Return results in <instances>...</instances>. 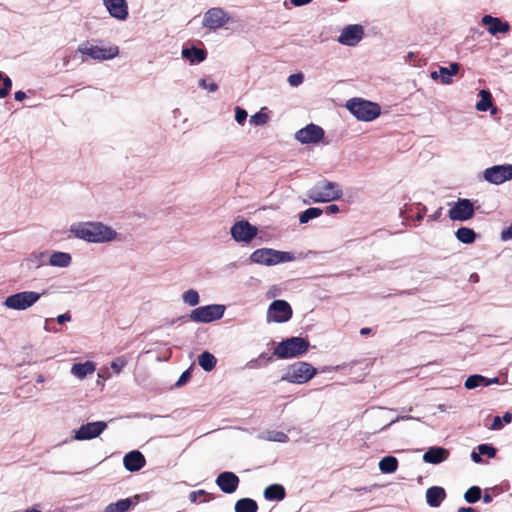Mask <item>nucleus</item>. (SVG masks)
<instances>
[{
  "label": "nucleus",
  "instance_id": "nucleus-1",
  "mask_svg": "<svg viewBox=\"0 0 512 512\" xmlns=\"http://www.w3.org/2000/svg\"><path fill=\"white\" fill-rule=\"evenodd\" d=\"M69 232L77 239L88 243L103 244L121 240V234L100 221H87L73 223Z\"/></svg>",
  "mask_w": 512,
  "mask_h": 512
},
{
  "label": "nucleus",
  "instance_id": "nucleus-2",
  "mask_svg": "<svg viewBox=\"0 0 512 512\" xmlns=\"http://www.w3.org/2000/svg\"><path fill=\"white\" fill-rule=\"evenodd\" d=\"M296 259L293 253L287 251H279L272 248H259L253 251L249 257L252 263L275 266L281 263L292 262Z\"/></svg>",
  "mask_w": 512,
  "mask_h": 512
},
{
  "label": "nucleus",
  "instance_id": "nucleus-3",
  "mask_svg": "<svg viewBox=\"0 0 512 512\" xmlns=\"http://www.w3.org/2000/svg\"><path fill=\"white\" fill-rule=\"evenodd\" d=\"M342 194L343 191L339 184L323 180L310 188L307 196L315 203H326L340 199Z\"/></svg>",
  "mask_w": 512,
  "mask_h": 512
},
{
  "label": "nucleus",
  "instance_id": "nucleus-4",
  "mask_svg": "<svg viewBox=\"0 0 512 512\" xmlns=\"http://www.w3.org/2000/svg\"><path fill=\"white\" fill-rule=\"evenodd\" d=\"M346 108L358 120L365 122L373 121L381 113V108L377 103L361 98H352L348 100L346 102Z\"/></svg>",
  "mask_w": 512,
  "mask_h": 512
},
{
  "label": "nucleus",
  "instance_id": "nucleus-5",
  "mask_svg": "<svg viewBox=\"0 0 512 512\" xmlns=\"http://www.w3.org/2000/svg\"><path fill=\"white\" fill-rule=\"evenodd\" d=\"M317 373L310 363L298 361L289 365L281 377L282 381L293 384H304L311 380Z\"/></svg>",
  "mask_w": 512,
  "mask_h": 512
},
{
  "label": "nucleus",
  "instance_id": "nucleus-6",
  "mask_svg": "<svg viewBox=\"0 0 512 512\" xmlns=\"http://www.w3.org/2000/svg\"><path fill=\"white\" fill-rule=\"evenodd\" d=\"M77 51L83 56H87L96 61L112 60L117 57L120 52L119 47L115 44L102 47L90 41L82 42L78 46Z\"/></svg>",
  "mask_w": 512,
  "mask_h": 512
},
{
  "label": "nucleus",
  "instance_id": "nucleus-7",
  "mask_svg": "<svg viewBox=\"0 0 512 512\" xmlns=\"http://www.w3.org/2000/svg\"><path fill=\"white\" fill-rule=\"evenodd\" d=\"M309 348V342L302 337H291L281 341L274 349V355L279 359L294 358L303 355Z\"/></svg>",
  "mask_w": 512,
  "mask_h": 512
},
{
  "label": "nucleus",
  "instance_id": "nucleus-8",
  "mask_svg": "<svg viewBox=\"0 0 512 512\" xmlns=\"http://www.w3.org/2000/svg\"><path fill=\"white\" fill-rule=\"evenodd\" d=\"M41 298L36 291H21L5 298L3 306L7 309L24 311L35 305Z\"/></svg>",
  "mask_w": 512,
  "mask_h": 512
},
{
  "label": "nucleus",
  "instance_id": "nucleus-9",
  "mask_svg": "<svg viewBox=\"0 0 512 512\" xmlns=\"http://www.w3.org/2000/svg\"><path fill=\"white\" fill-rule=\"evenodd\" d=\"M225 311L226 306L224 304H209L196 307L191 311L189 317L195 323H210L221 319Z\"/></svg>",
  "mask_w": 512,
  "mask_h": 512
},
{
  "label": "nucleus",
  "instance_id": "nucleus-10",
  "mask_svg": "<svg viewBox=\"0 0 512 512\" xmlns=\"http://www.w3.org/2000/svg\"><path fill=\"white\" fill-rule=\"evenodd\" d=\"M230 21L229 14L221 7L208 9L202 19V26L210 31L223 28Z\"/></svg>",
  "mask_w": 512,
  "mask_h": 512
},
{
  "label": "nucleus",
  "instance_id": "nucleus-11",
  "mask_svg": "<svg viewBox=\"0 0 512 512\" xmlns=\"http://www.w3.org/2000/svg\"><path fill=\"white\" fill-rule=\"evenodd\" d=\"M482 178L493 185H501L506 181H510L512 180V164L488 167L482 172Z\"/></svg>",
  "mask_w": 512,
  "mask_h": 512
},
{
  "label": "nucleus",
  "instance_id": "nucleus-12",
  "mask_svg": "<svg viewBox=\"0 0 512 512\" xmlns=\"http://www.w3.org/2000/svg\"><path fill=\"white\" fill-rule=\"evenodd\" d=\"M292 308L285 300H274L267 310V322L284 323L291 319Z\"/></svg>",
  "mask_w": 512,
  "mask_h": 512
},
{
  "label": "nucleus",
  "instance_id": "nucleus-13",
  "mask_svg": "<svg viewBox=\"0 0 512 512\" xmlns=\"http://www.w3.org/2000/svg\"><path fill=\"white\" fill-rule=\"evenodd\" d=\"M364 27L360 24H349L345 26L337 38L338 43L348 47H355L364 37Z\"/></svg>",
  "mask_w": 512,
  "mask_h": 512
},
{
  "label": "nucleus",
  "instance_id": "nucleus-14",
  "mask_svg": "<svg viewBox=\"0 0 512 512\" xmlns=\"http://www.w3.org/2000/svg\"><path fill=\"white\" fill-rule=\"evenodd\" d=\"M474 204L469 199H458L449 209L448 216L453 221H467L474 216Z\"/></svg>",
  "mask_w": 512,
  "mask_h": 512
},
{
  "label": "nucleus",
  "instance_id": "nucleus-15",
  "mask_svg": "<svg viewBox=\"0 0 512 512\" xmlns=\"http://www.w3.org/2000/svg\"><path fill=\"white\" fill-rule=\"evenodd\" d=\"M106 428L107 423L104 421L89 422L74 431L73 439L77 441L92 440L102 434Z\"/></svg>",
  "mask_w": 512,
  "mask_h": 512
},
{
  "label": "nucleus",
  "instance_id": "nucleus-16",
  "mask_svg": "<svg viewBox=\"0 0 512 512\" xmlns=\"http://www.w3.org/2000/svg\"><path fill=\"white\" fill-rule=\"evenodd\" d=\"M230 233L236 242L249 243L256 237L258 229L247 221H238L231 227Z\"/></svg>",
  "mask_w": 512,
  "mask_h": 512
},
{
  "label": "nucleus",
  "instance_id": "nucleus-17",
  "mask_svg": "<svg viewBox=\"0 0 512 512\" xmlns=\"http://www.w3.org/2000/svg\"><path fill=\"white\" fill-rule=\"evenodd\" d=\"M324 134V130L320 126L311 123L298 130L295 138L302 144H317L323 139Z\"/></svg>",
  "mask_w": 512,
  "mask_h": 512
},
{
  "label": "nucleus",
  "instance_id": "nucleus-18",
  "mask_svg": "<svg viewBox=\"0 0 512 512\" xmlns=\"http://www.w3.org/2000/svg\"><path fill=\"white\" fill-rule=\"evenodd\" d=\"M109 15L118 20L125 21L129 16V8L126 0H102Z\"/></svg>",
  "mask_w": 512,
  "mask_h": 512
},
{
  "label": "nucleus",
  "instance_id": "nucleus-19",
  "mask_svg": "<svg viewBox=\"0 0 512 512\" xmlns=\"http://www.w3.org/2000/svg\"><path fill=\"white\" fill-rule=\"evenodd\" d=\"M215 482L222 492L232 494L237 490L240 480L233 472L225 471L217 476Z\"/></svg>",
  "mask_w": 512,
  "mask_h": 512
},
{
  "label": "nucleus",
  "instance_id": "nucleus-20",
  "mask_svg": "<svg viewBox=\"0 0 512 512\" xmlns=\"http://www.w3.org/2000/svg\"><path fill=\"white\" fill-rule=\"evenodd\" d=\"M481 24L487 27V32L491 36H496L500 33H507L510 30L508 22H504L500 18L493 17L491 15H484L481 19Z\"/></svg>",
  "mask_w": 512,
  "mask_h": 512
},
{
  "label": "nucleus",
  "instance_id": "nucleus-21",
  "mask_svg": "<svg viewBox=\"0 0 512 512\" xmlns=\"http://www.w3.org/2000/svg\"><path fill=\"white\" fill-rule=\"evenodd\" d=\"M146 464L145 457L137 450L127 453L123 458V465L126 470L136 472L142 469Z\"/></svg>",
  "mask_w": 512,
  "mask_h": 512
},
{
  "label": "nucleus",
  "instance_id": "nucleus-22",
  "mask_svg": "<svg viewBox=\"0 0 512 512\" xmlns=\"http://www.w3.org/2000/svg\"><path fill=\"white\" fill-rule=\"evenodd\" d=\"M449 457V451L444 447L433 446L423 454V461L429 464H440Z\"/></svg>",
  "mask_w": 512,
  "mask_h": 512
},
{
  "label": "nucleus",
  "instance_id": "nucleus-23",
  "mask_svg": "<svg viewBox=\"0 0 512 512\" xmlns=\"http://www.w3.org/2000/svg\"><path fill=\"white\" fill-rule=\"evenodd\" d=\"M72 264V255L64 251H50L48 265L55 268H68Z\"/></svg>",
  "mask_w": 512,
  "mask_h": 512
},
{
  "label": "nucleus",
  "instance_id": "nucleus-24",
  "mask_svg": "<svg viewBox=\"0 0 512 512\" xmlns=\"http://www.w3.org/2000/svg\"><path fill=\"white\" fill-rule=\"evenodd\" d=\"M96 370V364L93 361L87 360L81 363H74L71 366L70 373L77 379L83 380L88 375H91Z\"/></svg>",
  "mask_w": 512,
  "mask_h": 512
},
{
  "label": "nucleus",
  "instance_id": "nucleus-25",
  "mask_svg": "<svg viewBox=\"0 0 512 512\" xmlns=\"http://www.w3.org/2000/svg\"><path fill=\"white\" fill-rule=\"evenodd\" d=\"M181 56L189 61L191 65L199 64L206 59L207 53L204 49L195 46L184 47L181 51Z\"/></svg>",
  "mask_w": 512,
  "mask_h": 512
},
{
  "label": "nucleus",
  "instance_id": "nucleus-26",
  "mask_svg": "<svg viewBox=\"0 0 512 512\" xmlns=\"http://www.w3.org/2000/svg\"><path fill=\"white\" fill-rule=\"evenodd\" d=\"M445 490L440 486H433L426 491V501L430 507H438L445 499Z\"/></svg>",
  "mask_w": 512,
  "mask_h": 512
},
{
  "label": "nucleus",
  "instance_id": "nucleus-27",
  "mask_svg": "<svg viewBox=\"0 0 512 512\" xmlns=\"http://www.w3.org/2000/svg\"><path fill=\"white\" fill-rule=\"evenodd\" d=\"M257 438L264 441L287 443L289 437L286 433L279 430H265L257 435Z\"/></svg>",
  "mask_w": 512,
  "mask_h": 512
},
{
  "label": "nucleus",
  "instance_id": "nucleus-28",
  "mask_svg": "<svg viewBox=\"0 0 512 512\" xmlns=\"http://www.w3.org/2000/svg\"><path fill=\"white\" fill-rule=\"evenodd\" d=\"M458 63H451L448 67H440L439 68V76L440 81L444 85H449L453 82V76H455L459 71Z\"/></svg>",
  "mask_w": 512,
  "mask_h": 512
},
{
  "label": "nucleus",
  "instance_id": "nucleus-29",
  "mask_svg": "<svg viewBox=\"0 0 512 512\" xmlns=\"http://www.w3.org/2000/svg\"><path fill=\"white\" fill-rule=\"evenodd\" d=\"M481 100L476 103V109L480 112L491 110V114H495L497 109L493 107L491 93L487 90L479 92Z\"/></svg>",
  "mask_w": 512,
  "mask_h": 512
},
{
  "label": "nucleus",
  "instance_id": "nucleus-30",
  "mask_svg": "<svg viewBox=\"0 0 512 512\" xmlns=\"http://www.w3.org/2000/svg\"><path fill=\"white\" fill-rule=\"evenodd\" d=\"M264 497L267 500H283L285 497V489L280 484H272L265 488Z\"/></svg>",
  "mask_w": 512,
  "mask_h": 512
},
{
  "label": "nucleus",
  "instance_id": "nucleus-31",
  "mask_svg": "<svg viewBox=\"0 0 512 512\" xmlns=\"http://www.w3.org/2000/svg\"><path fill=\"white\" fill-rule=\"evenodd\" d=\"M198 363L204 371L210 372L215 368L217 360L212 353L205 351L198 356Z\"/></svg>",
  "mask_w": 512,
  "mask_h": 512
},
{
  "label": "nucleus",
  "instance_id": "nucleus-32",
  "mask_svg": "<svg viewBox=\"0 0 512 512\" xmlns=\"http://www.w3.org/2000/svg\"><path fill=\"white\" fill-rule=\"evenodd\" d=\"M379 470L385 474L394 473L398 468V460L394 456H385L379 461Z\"/></svg>",
  "mask_w": 512,
  "mask_h": 512
},
{
  "label": "nucleus",
  "instance_id": "nucleus-33",
  "mask_svg": "<svg viewBox=\"0 0 512 512\" xmlns=\"http://www.w3.org/2000/svg\"><path fill=\"white\" fill-rule=\"evenodd\" d=\"M235 512H256L257 503L251 498H242L235 503Z\"/></svg>",
  "mask_w": 512,
  "mask_h": 512
},
{
  "label": "nucleus",
  "instance_id": "nucleus-34",
  "mask_svg": "<svg viewBox=\"0 0 512 512\" xmlns=\"http://www.w3.org/2000/svg\"><path fill=\"white\" fill-rule=\"evenodd\" d=\"M455 237L464 244H471L476 239V233L471 228L461 227L455 232Z\"/></svg>",
  "mask_w": 512,
  "mask_h": 512
},
{
  "label": "nucleus",
  "instance_id": "nucleus-35",
  "mask_svg": "<svg viewBox=\"0 0 512 512\" xmlns=\"http://www.w3.org/2000/svg\"><path fill=\"white\" fill-rule=\"evenodd\" d=\"M270 120L269 114L267 112L266 107H262L257 113L253 114L249 122L251 125L254 126H264L266 125Z\"/></svg>",
  "mask_w": 512,
  "mask_h": 512
},
{
  "label": "nucleus",
  "instance_id": "nucleus-36",
  "mask_svg": "<svg viewBox=\"0 0 512 512\" xmlns=\"http://www.w3.org/2000/svg\"><path fill=\"white\" fill-rule=\"evenodd\" d=\"M182 302L190 307H195L200 302V295L195 289H188L181 295Z\"/></svg>",
  "mask_w": 512,
  "mask_h": 512
},
{
  "label": "nucleus",
  "instance_id": "nucleus-37",
  "mask_svg": "<svg viewBox=\"0 0 512 512\" xmlns=\"http://www.w3.org/2000/svg\"><path fill=\"white\" fill-rule=\"evenodd\" d=\"M132 504L129 498L121 499L115 503L107 505L103 512H126Z\"/></svg>",
  "mask_w": 512,
  "mask_h": 512
},
{
  "label": "nucleus",
  "instance_id": "nucleus-38",
  "mask_svg": "<svg viewBox=\"0 0 512 512\" xmlns=\"http://www.w3.org/2000/svg\"><path fill=\"white\" fill-rule=\"evenodd\" d=\"M322 213H323V210L320 208H317V207L308 208L300 214L299 221L302 224L307 223L310 220L321 216Z\"/></svg>",
  "mask_w": 512,
  "mask_h": 512
},
{
  "label": "nucleus",
  "instance_id": "nucleus-39",
  "mask_svg": "<svg viewBox=\"0 0 512 512\" xmlns=\"http://www.w3.org/2000/svg\"><path fill=\"white\" fill-rule=\"evenodd\" d=\"M12 87V80L9 76L0 71V99L9 95Z\"/></svg>",
  "mask_w": 512,
  "mask_h": 512
},
{
  "label": "nucleus",
  "instance_id": "nucleus-40",
  "mask_svg": "<svg viewBox=\"0 0 512 512\" xmlns=\"http://www.w3.org/2000/svg\"><path fill=\"white\" fill-rule=\"evenodd\" d=\"M46 255V252H32L27 257L26 261L27 263L35 268H40L44 265V257Z\"/></svg>",
  "mask_w": 512,
  "mask_h": 512
},
{
  "label": "nucleus",
  "instance_id": "nucleus-41",
  "mask_svg": "<svg viewBox=\"0 0 512 512\" xmlns=\"http://www.w3.org/2000/svg\"><path fill=\"white\" fill-rule=\"evenodd\" d=\"M484 381H485V377L482 376V375H479V374H474V375H471L469 376L465 383H464V386L466 389H475L479 386H484Z\"/></svg>",
  "mask_w": 512,
  "mask_h": 512
},
{
  "label": "nucleus",
  "instance_id": "nucleus-42",
  "mask_svg": "<svg viewBox=\"0 0 512 512\" xmlns=\"http://www.w3.org/2000/svg\"><path fill=\"white\" fill-rule=\"evenodd\" d=\"M481 498V489L478 486L470 487L464 494V499L468 503H476Z\"/></svg>",
  "mask_w": 512,
  "mask_h": 512
},
{
  "label": "nucleus",
  "instance_id": "nucleus-43",
  "mask_svg": "<svg viewBox=\"0 0 512 512\" xmlns=\"http://www.w3.org/2000/svg\"><path fill=\"white\" fill-rule=\"evenodd\" d=\"M126 365H127V359L123 356H119V357H116L111 362V369L114 371V373L119 374Z\"/></svg>",
  "mask_w": 512,
  "mask_h": 512
},
{
  "label": "nucleus",
  "instance_id": "nucleus-44",
  "mask_svg": "<svg viewBox=\"0 0 512 512\" xmlns=\"http://www.w3.org/2000/svg\"><path fill=\"white\" fill-rule=\"evenodd\" d=\"M479 454L487 455L489 458H494L496 456V449L489 444H480L477 447Z\"/></svg>",
  "mask_w": 512,
  "mask_h": 512
},
{
  "label": "nucleus",
  "instance_id": "nucleus-45",
  "mask_svg": "<svg viewBox=\"0 0 512 512\" xmlns=\"http://www.w3.org/2000/svg\"><path fill=\"white\" fill-rule=\"evenodd\" d=\"M287 81H288L290 86L298 87V86H300L303 83L304 75L301 72L295 73V74H291V75L288 76Z\"/></svg>",
  "mask_w": 512,
  "mask_h": 512
},
{
  "label": "nucleus",
  "instance_id": "nucleus-46",
  "mask_svg": "<svg viewBox=\"0 0 512 512\" xmlns=\"http://www.w3.org/2000/svg\"><path fill=\"white\" fill-rule=\"evenodd\" d=\"M234 112H235V121L239 125H243L248 116L247 111L245 109L237 106V107H235Z\"/></svg>",
  "mask_w": 512,
  "mask_h": 512
},
{
  "label": "nucleus",
  "instance_id": "nucleus-47",
  "mask_svg": "<svg viewBox=\"0 0 512 512\" xmlns=\"http://www.w3.org/2000/svg\"><path fill=\"white\" fill-rule=\"evenodd\" d=\"M198 86L204 90H208L209 92H216L218 90V85L215 82L208 83L205 78L198 81Z\"/></svg>",
  "mask_w": 512,
  "mask_h": 512
},
{
  "label": "nucleus",
  "instance_id": "nucleus-48",
  "mask_svg": "<svg viewBox=\"0 0 512 512\" xmlns=\"http://www.w3.org/2000/svg\"><path fill=\"white\" fill-rule=\"evenodd\" d=\"M190 377H191L190 369H187L181 374V376L179 377V379L177 380L175 385L177 387H181L189 380Z\"/></svg>",
  "mask_w": 512,
  "mask_h": 512
},
{
  "label": "nucleus",
  "instance_id": "nucleus-49",
  "mask_svg": "<svg viewBox=\"0 0 512 512\" xmlns=\"http://www.w3.org/2000/svg\"><path fill=\"white\" fill-rule=\"evenodd\" d=\"M502 428H503V422H502L501 417L495 416L493 418L492 424L490 425L489 429L497 431V430H501Z\"/></svg>",
  "mask_w": 512,
  "mask_h": 512
},
{
  "label": "nucleus",
  "instance_id": "nucleus-50",
  "mask_svg": "<svg viewBox=\"0 0 512 512\" xmlns=\"http://www.w3.org/2000/svg\"><path fill=\"white\" fill-rule=\"evenodd\" d=\"M512 239V223L501 232V240L508 241Z\"/></svg>",
  "mask_w": 512,
  "mask_h": 512
},
{
  "label": "nucleus",
  "instance_id": "nucleus-51",
  "mask_svg": "<svg viewBox=\"0 0 512 512\" xmlns=\"http://www.w3.org/2000/svg\"><path fill=\"white\" fill-rule=\"evenodd\" d=\"M56 320L59 324H64L66 322L71 321V315L67 312L64 314H60L56 317Z\"/></svg>",
  "mask_w": 512,
  "mask_h": 512
},
{
  "label": "nucleus",
  "instance_id": "nucleus-52",
  "mask_svg": "<svg viewBox=\"0 0 512 512\" xmlns=\"http://www.w3.org/2000/svg\"><path fill=\"white\" fill-rule=\"evenodd\" d=\"M205 494H206V492L204 490L193 491L189 494V500L192 503H195V502H197V498L199 495H205Z\"/></svg>",
  "mask_w": 512,
  "mask_h": 512
},
{
  "label": "nucleus",
  "instance_id": "nucleus-53",
  "mask_svg": "<svg viewBox=\"0 0 512 512\" xmlns=\"http://www.w3.org/2000/svg\"><path fill=\"white\" fill-rule=\"evenodd\" d=\"M499 381L500 380H499L498 377H494V378H486L485 377L484 386H489V385H492V384H498Z\"/></svg>",
  "mask_w": 512,
  "mask_h": 512
},
{
  "label": "nucleus",
  "instance_id": "nucleus-54",
  "mask_svg": "<svg viewBox=\"0 0 512 512\" xmlns=\"http://www.w3.org/2000/svg\"><path fill=\"white\" fill-rule=\"evenodd\" d=\"M263 359H266V361H270V359H271V358H270V357H267V358H266V354H264V353H263V354H261L257 359L252 360V361L250 362V364H258V365H261V361H262Z\"/></svg>",
  "mask_w": 512,
  "mask_h": 512
},
{
  "label": "nucleus",
  "instance_id": "nucleus-55",
  "mask_svg": "<svg viewBox=\"0 0 512 512\" xmlns=\"http://www.w3.org/2000/svg\"><path fill=\"white\" fill-rule=\"evenodd\" d=\"M326 212L329 214H336L339 212V207L335 204H331L326 208Z\"/></svg>",
  "mask_w": 512,
  "mask_h": 512
},
{
  "label": "nucleus",
  "instance_id": "nucleus-56",
  "mask_svg": "<svg viewBox=\"0 0 512 512\" xmlns=\"http://www.w3.org/2000/svg\"><path fill=\"white\" fill-rule=\"evenodd\" d=\"M311 1L312 0H291V3L296 7H300L309 4Z\"/></svg>",
  "mask_w": 512,
  "mask_h": 512
},
{
  "label": "nucleus",
  "instance_id": "nucleus-57",
  "mask_svg": "<svg viewBox=\"0 0 512 512\" xmlns=\"http://www.w3.org/2000/svg\"><path fill=\"white\" fill-rule=\"evenodd\" d=\"M471 459H472L475 463H481V462H482L481 454H479V451H478V452L473 451V452L471 453Z\"/></svg>",
  "mask_w": 512,
  "mask_h": 512
},
{
  "label": "nucleus",
  "instance_id": "nucleus-58",
  "mask_svg": "<svg viewBox=\"0 0 512 512\" xmlns=\"http://www.w3.org/2000/svg\"><path fill=\"white\" fill-rule=\"evenodd\" d=\"M14 98L16 101H23L26 98V93L23 91H17L14 94Z\"/></svg>",
  "mask_w": 512,
  "mask_h": 512
},
{
  "label": "nucleus",
  "instance_id": "nucleus-59",
  "mask_svg": "<svg viewBox=\"0 0 512 512\" xmlns=\"http://www.w3.org/2000/svg\"><path fill=\"white\" fill-rule=\"evenodd\" d=\"M501 419L503 423L509 424L512 421V414L510 412H506Z\"/></svg>",
  "mask_w": 512,
  "mask_h": 512
},
{
  "label": "nucleus",
  "instance_id": "nucleus-60",
  "mask_svg": "<svg viewBox=\"0 0 512 512\" xmlns=\"http://www.w3.org/2000/svg\"><path fill=\"white\" fill-rule=\"evenodd\" d=\"M437 409L440 411V412H447L449 409H451V406H448L446 404H439L437 406Z\"/></svg>",
  "mask_w": 512,
  "mask_h": 512
},
{
  "label": "nucleus",
  "instance_id": "nucleus-61",
  "mask_svg": "<svg viewBox=\"0 0 512 512\" xmlns=\"http://www.w3.org/2000/svg\"><path fill=\"white\" fill-rule=\"evenodd\" d=\"M430 77L433 79V80H438L440 79V76H439V69L438 70H435V71H432L431 74H430Z\"/></svg>",
  "mask_w": 512,
  "mask_h": 512
},
{
  "label": "nucleus",
  "instance_id": "nucleus-62",
  "mask_svg": "<svg viewBox=\"0 0 512 512\" xmlns=\"http://www.w3.org/2000/svg\"><path fill=\"white\" fill-rule=\"evenodd\" d=\"M458 512H475V510L472 507H461Z\"/></svg>",
  "mask_w": 512,
  "mask_h": 512
},
{
  "label": "nucleus",
  "instance_id": "nucleus-63",
  "mask_svg": "<svg viewBox=\"0 0 512 512\" xmlns=\"http://www.w3.org/2000/svg\"><path fill=\"white\" fill-rule=\"evenodd\" d=\"M370 331H371V329H370V328H362V329L360 330V334H361V335H367V334H369V333H370Z\"/></svg>",
  "mask_w": 512,
  "mask_h": 512
},
{
  "label": "nucleus",
  "instance_id": "nucleus-64",
  "mask_svg": "<svg viewBox=\"0 0 512 512\" xmlns=\"http://www.w3.org/2000/svg\"><path fill=\"white\" fill-rule=\"evenodd\" d=\"M23 512H42V511H40V510H38V509H36V508H30V509H26V510H25V511H23Z\"/></svg>",
  "mask_w": 512,
  "mask_h": 512
}]
</instances>
